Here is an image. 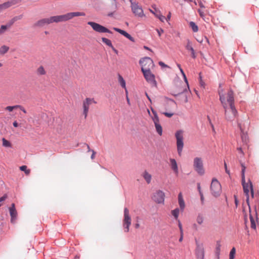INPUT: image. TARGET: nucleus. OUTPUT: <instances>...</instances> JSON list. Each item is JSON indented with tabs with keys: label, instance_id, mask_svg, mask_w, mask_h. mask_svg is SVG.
<instances>
[{
	"label": "nucleus",
	"instance_id": "55",
	"mask_svg": "<svg viewBox=\"0 0 259 259\" xmlns=\"http://www.w3.org/2000/svg\"><path fill=\"white\" fill-rule=\"evenodd\" d=\"M92 155L91 156V158L92 159H94L95 158V154H96V152L94 151V150H92Z\"/></svg>",
	"mask_w": 259,
	"mask_h": 259
},
{
	"label": "nucleus",
	"instance_id": "2",
	"mask_svg": "<svg viewBox=\"0 0 259 259\" xmlns=\"http://www.w3.org/2000/svg\"><path fill=\"white\" fill-rule=\"evenodd\" d=\"M84 16H85L84 13L79 12H69L61 15L53 16L38 20L33 24V27L41 28L53 23L65 22L72 19L75 17Z\"/></svg>",
	"mask_w": 259,
	"mask_h": 259
},
{
	"label": "nucleus",
	"instance_id": "30",
	"mask_svg": "<svg viewBox=\"0 0 259 259\" xmlns=\"http://www.w3.org/2000/svg\"><path fill=\"white\" fill-rule=\"evenodd\" d=\"M9 50V47L3 45L0 48V54L1 55H4L6 53H7L8 51Z\"/></svg>",
	"mask_w": 259,
	"mask_h": 259
},
{
	"label": "nucleus",
	"instance_id": "57",
	"mask_svg": "<svg viewBox=\"0 0 259 259\" xmlns=\"http://www.w3.org/2000/svg\"><path fill=\"white\" fill-rule=\"evenodd\" d=\"M111 48L116 54L118 53V51L113 46Z\"/></svg>",
	"mask_w": 259,
	"mask_h": 259
},
{
	"label": "nucleus",
	"instance_id": "4",
	"mask_svg": "<svg viewBox=\"0 0 259 259\" xmlns=\"http://www.w3.org/2000/svg\"><path fill=\"white\" fill-rule=\"evenodd\" d=\"M242 169H241V182L243 188V191L245 196L246 197V202L249 205V189H250L251 196L253 197L254 195L253 190V186L250 180H249V183H245V166L244 164H241Z\"/></svg>",
	"mask_w": 259,
	"mask_h": 259
},
{
	"label": "nucleus",
	"instance_id": "24",
	"mask_svg": "<svg viewBox=\"0 0 259 259\" xmlns=\"http://www.w3.org/2000/svg\"><path fill=\"white\" fill-rule=\"evenodd\" d=\"M118 82L120 83V85L125 90L126 94L127 93V91L126 89V83L123 78L120 75H118Z\"/></svg>",
	"mask_w": 259,
	"mask_h": 259
},
{
	"label": "nucleus",
	"instance_id": "7",
	"mask_svg": "<svg viewBox=\"0 0 259 259\" xmlns=\"http://www.w3.org/2000/svg\"><path fill=\"white\" fill-rule=\"evenodd\" d=\"M131 4V9L133 13L136 16L143 17L145 16L143 10L138 3L134 0H129Z\"/></svg>",
	"mask_w": 259,
	"mask_h": 259
},
{
	"label": "nucleus",
	"instance_id": "14",
	"mask_svg": "<svg viewBox=\"0 0 259 259\" xmlns=\"http://www.w3.org/2000/svg\"><path fill=\"white\" fill-rule=\"evenodd\" d=\"M195 254L197 259H204V250L202 244H197Z\"/></svg>",
	"mask_w": 259,
	"mask_h": 259
},
{
	"label": "nucleus",
	"instance_id": "48",
	"mask_svg": "<svg viewBox=\"0 0 259 259\" xmlns=\"http://www.w3.org/2000/svg\"><path fill=\"white\" fill-rule=\"evenodd\" d=\"M224 166H225L226 172L227 174H228V175H230V171H229V170L228 169L227 165V164L225 161L224 162Z\"/></svg>",
	"mask_w": 259,
	"mask_h": 259
},
{
	"label": "nucleus",
	"instance_id": "46",
	"mask_svg": "<svg viewBox=\"0 0 259 259\" xmlns=\"http://www.w3.org/2000/svg\"><path fill=\"white\" fill-rule=\"evenodd\" d=\"M200 200H201V203L202 204H203L204 203V196H203V194L202 193H200Z\"/></svg>",
	"mask_w": 259,
	"mask_h": 259
},
{
	"label": "nucleus",
	"instance_id": "56",
	"mask_svg": "<svg viewBox=\"0 0 259 259\" xmlns=\"http://www.w3.org/2000/svg\"><path fill=\"white\" fill-rule=\"evenodd\" d=\"M159 64L160 66H162V67H166L167 66L162 62H159Z\"/></svg>",
	"mask_w": 259,
	"mask_h": 259
},
{
	"label": "nucleus",
	"instance_id": "19",
	"mask_svg": "<svg viewBox=\"0 0 259 259\" xmlns=\"http://www.w3.org/2000/svg\"><path fill=\"white\" fill-rule=\"evenodd\" d=\"M142 177L144 179V180L146 181L147 184H150L151 182L152 179V176L151 174H150L147 170H145L142 175Z\"/></svg>",
	"mask_w": 259,
	"mask_h": 259
},
{
	"label": "nucleus",
	"instance_id": "49",
	"mask_svg": "<svg viewBox=\"0 0 259 259\" xmlns=\"http://www.w3.org/2000/svg\"><path fill=\"white\" fill-rule=\"evenodd\" d=\"M198 13H199V15H200V16L201 17L203 18L204 16V13L201 10L198 9Z\"/></svg>",
	"mask_w": 259,
	"mask_h": 259
},
{
	"label": "nucleus",
	"instance_id": "23",
	"mask_svg": "<svg viewBox=\"0 0 259 259\" xmlns=\"http://www.w3.org/2000/svg\"><path fill=\"white\" fill-rule=\"evenodd\" d=\"M170 163L169 165L170 166V167L171 169L176 172H177L178 171V168H177V163L175 159H170L169 160Z\"/></svg>",
	"mask_w": 259,
	"mask_h": 259
},
{
	"label": "nucleus",
	"instance_id": "31",
	"mask_svg": "<svg viewBox=\"0 0 259 259\" xmlns=\"http://www.w3.org/2000/svg\"><path fill=\"white\" fill-rule=\"evenodd\" d=\"M249 219H250V223H251V229H256V223H255V220H254V218L253 217V216L251 214H250V216H249Z\"/></svg>",
	"mask_w": 259,
	"mask_h": 259
},
{
	"label": "nucleus",
	"instance_id": "37",
	"mask_svg": "<svg viewBox=\"0 0 259 259\" xmlns=\"http://www.w3.org/2000/svg\"><path fill=\"white\" fill-rule=\"evenodd\" d=\"M235 252H236L235 248L233 247L230 252V254H229V258L230 259H234Z\"/></svg>",
	"mask_w": 259,
	"mask_h": 259
},
{
	"label": "nucleus",
	"instance_id": "20",
	"mask_svg": "<svg viewBox=\"0 0 259 259\" xmlns=\"http://www.w3.org/2000/svg\"><path fill=\"white\" fill-rule=\"evenodd\" d=\"M21 0H12L5 3L7 9L21 3Z\"/></svg>",
	"mask_w": 259,
	"mask_h": 259
},
{
	"label": "nucleus",
	"instance_id": "41",
	"mask_svg": "<svg viewBox=\"0 0 259 259\" xmlns=\"http://www.w3.org/2000/svg\"><path fill=\"white\" fill-rule=\"evenodd\" d=\"M152 8L153 9V10H152L154 12L156 13H158V14H159L160 13V12L159 11V10L157 9L156 8V6L155 5H152Z\"/></svg>",
	"mask_w": 259,
	"mask_h": 259
},
{
	"label": "nucleus",
	"instance_id": "60",
	"mask_svg": "<svg viewBox=\"0 0 259 259\" xmlns=\"http://www.w3.org/2000/svg\"><path fill=\"white\" fill-rule=\"evenodd\" d=\"M126 94V100H127V104H128V105H130V99L127 96V93Z\"/></svg>",
	"mask_w": 259,
	"mask_h": 259
},
{
	"label": "nucleus",
	"instance_id": "45",
	"mask_svg": "<svg viewBox=\"0 0 259 259\" xmlns=\"http://www.w3.org/2000/svg\"><path fill=\"white\" fill-rule=\"evenodd\" d=\"M199 82V84H200V87L202 88V89H204L205 87V82L203 80L201 81H200Z\"/></svg>",
	"mask_w": 259,
	"mask_h": 259
},
{
	"label": "nucleus",
	"instance_id": "8",
	"mask_svg": "<svg viewBox=\"0 0 259 259\" xmlns=\"http://www.w3.org/2000/svg\"><path fill=\"white\" fill-rule=\"evenodd\" d=\"M132 219L130 215V211L127 208H124V218L123 220V227L125 232H128L130 226L131 225Z\"/></svg>",
	"mask_w": 259,
	"mask_h": 259
},
{
	"label": "nucleus",
	"instance_id": "29",
	"mask_svg": "<svg viewBox=\"0 0 259 259\" xmlns=\"http://www.w3.org/2000/svg\"><path fill=\"white\" fill-rule=\"evenodd\" d=\"M37 74L39 75H43L46 74V71L42 66H39L36 70Z\"/></svg>",
	"mask_w": 259,
	"mask_h": 259
},
{
	"label": "nucleus",
	"instance_id": "38",
	"mask_svg": "<svg viewBox=\"0 0 259 259\" xmlns=\"http://www.w3.org/2000/svg\"><path fill=\"white\" fill-rule=\"evenodd\" d=\"M186 49L187 50L190 51V52L194 51V49L193 48L192 46V43L189 40H188L187 41V44L186 46Z\"/></svg>",
	"mask_w": 259,
	"mask_h": 259
},
{
	"label": "nucleus",
	"instance_id": "18",
	"mask_svg": "<svg viewBox=\"0 0 259 259\" xmlns=\"http://www.w3.org/2000/svg\"><path fill=\"white\" fill-rule=\"evenodd\" d=\"M153 120L154 122L157 132L158 133V134L159 135H160V136L162 135V127L160 125V124L159 123L158 118L156 115H155V117L154 118H153Z\"/></svg>",
	"mask_w": 259,
	"mask_h": 259
},
{
	"label": "nucleus",
	"instance_id": "47",
	"mask_svg": "<svg viewBox=\"0 0 259 259\" xmlns=\"http://www.w3.org/2000/svg\"><path fill=\"white\" fill-rule=\"evenodd\" d=\"M163 114L167 117H170L174 115L173 113L164 112Z\"/></svg>",
	"mask_w": 259,
	"mask_h": 259
},
{
	"label": "nucleus",
	"instance_id": "53",
	"mask_svg": "<svg viewBox=\"0 0 259 259\" xmlns=\"http://www.w3.org/2000/svg\"><path fill=\"white\" fill-rule=\"evenodd\" d=\"M191 56L193 59H195L196 57L194 50L193 51L191 52Z\"/></svg>",
	"mask_w": 259,
	"mask_h": 259
},
{
	"label": "nucleus",
	"instance_id": "39",
	"mask_svg": "<svg viewBox=\"0 0 259 259\" xmlns=\"http://www.w3.org/2000/svg\"><path fill=\"white\" fill-rule=\"evenodd\" d=\"M171 214L172 216L176 219H177L178 217V208H176L174 210L171 211Z\"/></svg>",
	"mask_w": 259,
	"mask_h": 259
},
{
	"label": "nucleus",
	"instance_id": "5",
	"mask_svg": "<svg viewBox=\"0 0 259 259\" xmlns=\"http://www.w3.org/2000/svg\"><path fill=\"white\" fill-rule=\"evenodd\" d=\"M222 187L221 184L217 179L213 178L210 185L211 194L214 197H218L220 195Z\"/></svg>",
	"mask_w": 259,
	"mask_h": 259
},
{
	"label": "nucleus",
	"instance_id": "26",
	"mask_svg": "<svg viewBox=\"0 0 259 259\" xmlns=\"http://www.w3.org/2000/svg\"><path fill=\"white\" fill-rule=\"evenodd\" d=\"M2 142L3 146L4 147L11 148L12 147L11 143L4 138L2 139Z\"/></svg>",
	"mask_w": 259,
	"mask_h": 259
},
{
	"label": "nucleus",
	"instance_id": "59",
	"mask_svg": "<svg viewBox=\"0 0 259 259\" xmlns=\"http://www.w3.org/2000/svg\"><path fill=\"white\" fill-rule=\"evenodd\" d=\"M198 79H199V81H202V80H202V76H201V72H200V73H199V78H198Z\"/></svg>",
	"mask_w": 259,
	"mask_h": 259
},
{
	"label": "nucleus",
	"instance_id": "15",
	"mask_svg": "<svg viewBox=\"0 0 259 259\" xmlns=\"http://www.w3.org/2000/svg\"><path fill=\"white\" fill-rule=\"evenodd\" d=\"M9 211L11 216V222L12 223H15L17 217V212L14 203L11 204L9 208Z\"/></svg>",
	"mask_w": 259,
	"mask_h": 259
},
{
	"label": "nucleus",
	"instance_id": "6",
	"mask_svg": "<svg viewBox=\"0 0 259 259\" xmlns=\"http://www.w3.org/2000/svg\"><path fill=\"white\" fill-rule=\"evenodd\" d=\"M193 167L195 170L198 175L202 176L204 174L205 170L203 167V161L201 158L198 157L194 158Z\"/></svg>",
	"mask_w": 259,
	"mask_h": 259
},
{
	"label": "nucleus",
	"instance_id": "10",
	"mask_svg": "<svg viewBox=\"0 0 259 259\" xmlns=\"http://www.w3.org/2000/svg\"><path fill=\"white\" fill-rule=\"evenodd\" d=\"M142 66V71L150 70L154 66L153 60L149 57L142 58L140 61Z\"/></svg>",
	"mask_w": 259,
	"mask_h": 259
},
{
	"label": "nucleus",
	"instance_id": "17",
	"mask_svg": "<svg viewBox=\"0 0 259 259\" xmlns=\"http://www.w3.org/2000/svg\"><path fill=\"white\" fill-rule=\"evenodd\" d=\"M117 9L116 0H111V4L108 6V9L112 11V13L108 14L109 16H111L116 11Z\"/></svg>",
	"mask_w": 259,
	"mask_h": 259
},
{
	"label": "nucleus",
	"instance_id": "11",
	"mask_svg": "<svg viewBox=\"0 0 259 259\" xmlns=\"http://www.w3.org/2000/svg\"><path fill=\"white\" fill-rule=\"evenodd\" d=\"M96 104L97 102L93 98H87L82 102L83 114L85 119L88 116L90 106L93 104Z\"/></svg>",
	"mask_w": 259,
	"mask_h": 259
},
{
	"label": "nucleus",
	"instance_id": "9",
	"mask_svg": "<svg viewBox=\"0 0 259 259\" xmlns=\"http://www.w3.org/2000/svg\"><path fill=\"white\" fill-rule=\"evenodd\" d=\"M88 24L90 25L93 29L99 33H112V32L106 27L94 22H88Z\"/></svg>",
	"mask_w": 259,
	"mask_h": 259
},
{
	"label": "nucleus",
	"instance_id": "61",
	"mask_svg": "<svg viewBox=\"0 0 259 259\" xmlns=\"http://www.w3.org/2000/svg\"><path fill=\"white\" fill-rule=\"evenodd\" d=\"M199 6L201 7V8H204V6L203 5V4H202V3L201 2H200L199 3Z\"/></svg>",
	"mask_w": 259,
	"mask_h": 259
},
{
	"label": "nucleus",
	"instance_id": "40",
	"mask_svg": "<svg viewBox=\"0 0 259 259\" xmlns=\"http://www.w3.org/2000/svg\"><path fill=\"white\" fill-rule=\"evenodd\" d=\"M179 230L180 231L181 234V236L179 238V242H181L183 240V230H182V225L180 222H179Z\"/></svg>",
	"mask_w": 259,
	"mask_h": 259
},
{
	"label": "nucleus",
	"instance_id": "13",
	"mask_svg": "<svg viewBox=\"0 0 259 259\" xmlns=\"http://www.w3.org/2000/svg\"><path fill=\"white\" fill-rule=\"evenodd\" d=\"M144 77L146 80L149 83L156 85V81L155 80L154 75L151 73L150 70L142 71Z\"/></svg>",
	"mask_w": 259,
	"mask_h": 259
},
{
	"label": "nucleus",
	"instance_id": "32",
	"mask_svg": "<svg viewBox=\"0 0 259 259\" xmlns=\"http://www.w3.org/2000/svg\"><path fill=\"white\" fill-rule=\"evenodd\" d=\"M13 22H12L9 25H2L1 28H0V35H2L3 33H4L6 32L7 29L8 27H10L11 26V25L13 24Z\"/></svg>",
	"mask_w": 259,
	"mask_h": 259
},
{
	"label": "nucleus",
	"instance_id": "16",
	"mask_svg": "<svg viewBox=\"0 0 259 259\" xmlns=\"http://www.w3.org/2000/svg\"><path fill=\"white\" fill-rule=\"evenodd\" d=\"M113 30L116 31V32H118V33H120L121 34L123 35L124 36L128 38L129 40H130L132 42H135V40L133 37H132L130 34H128L127 32H126L125 31L121 30L119 28L114 27Z\"/></svg>",
	"mask_w": 259,
	"mask_h": 259
},
{
	"label": "nucleus",
	"instance_id": "3",
	"mask_svg": "<svg viewBox=\"0 0 259 259\" xmlns=\"http://www.w3.org/2000/svg\"><path fill=\"white\" fill-rule=\"evenodd\" d=\"M179 71L181 72L185 81V84L184 87L179 86V100L182 102H187L188 101L187 95H189L190 94L189 85L187 77L183 70L181 68L180 65Z\"/></svg>",
	"mask_w": 259,
	"mask_h": 259
},
{
	"label": "nucleus",
	"instance_id": "64",
	"mask_svg": "<svg viewBox=\"0 0 259 259\" xmlns=\"http://www.w3.org/2000/svg\"><path fill=\"white\" fill-rule=\"evenodd\" d=\"M211 128H212V131L215 133V130H214V126H213V124H211L210 125Z\"/></svg>",
	"mask_w": 259,
	"mask_h": 259
},
{
	"label": "nucleus",
	"instance_id": "50",
	"mask_svg": "<svg viewBox=\"0 0 259 259\" xmlns=\"http://www.w3.org/2000/svg\"><path fill=\"white\" fill-rule=\"evenodd\" d=\"M7 198V195L6 194L4 195L3 196L0 198V202H2L6 200Z\"/></svg>",
	"mask_w": 259,
	"mask_h": 259
},
{
	"label": "nucleus",
	"instance_id": "22",
	"mask_svg": "<svg viewBox=\"0 0 259 259\" xmlns=\"http://www.w3.org/2000/svg\"><path fill=\"white\" fill-rule=\"evenodd\" d=\"M181 131L179 130V156L181 155V153L184 146L183 137L181 134Z\"/></svg>",
	"mask_w": 259,
	"mask_h": 259
},
{
	"label": "nucleus",
	"instance_id": "43",
	"mask_svg": "<svg viewBox=\"0 0 259 259\" xmlns=\"http://www.w3.org/2000/svg\"><path fill=\"white\" fill-rule=\"evenodd\" d=\"M7 9V7L5 5V3L3 4L0 5V12H2L3 10Z\"/></svg>",
	"mask_w": 259,
	"mask_h": 259
},
{
	"label": "nucleus",
	"instance_id": "12",
	"mask_svg": "<svg viewBox=\"0 0 259 259\" xmlns=\"http://www.w3.org/2000/svg\"><path fill=\"white\" fill-rule=\"evenodd\" d=\"M152 198L156 203L163 204L165 199V194L161 190H157L153 193Z\"/></svg>",
	"mask_w": 259,
	"mask_h": 259
},
{
	"label": "nucleus",
	"instance_id": "52",
	"mask_svg": "<svg viewBox=\"0 0 259 259\" xmlns=\"http://www.w3.org/2000/svg\"><path fill=\"white\" fill-rule=\"evenodd\" d=\"M175 137H176V140H177V142H176L177 146L178 147V131L176 132V133H175Z\"/></svg>",
	"mask_w": 259,
	"mask_h": 259
},
{
	"label": "nucleus",
	"instance_id": "27",
	"mask_svg": "<svg viewBox=\"0 0 259 259\" xmlns=\"http://www.w3.org/2000/svg\"><path fill=\"white\" fill-rule=\"evenodd\" d=\"M150 11L151 13L153 14L157 18H158L161 22H164V20L166 19L165 17L164 16L162 15L160 13L159 14L156 13L154 12L152 10V9H150Z\"/></svg>",
	"mask_w": 259,
	"mask_h": 259
},
{
	"label": "nucleus",
	"instance_id": "62",
	"mask_svg": "<svg viewBox=\"0 0 259 259\" xmlns=\"http://www.w3.org/2000/svg\"><path fill=\"white\" fill-rule=\"evenodd\" d=\"M237 150L241 153H243L242 149L241 147L237 148Z\"/></svg>",
	"mask_w": 259,
	"mask_h": 259
},
{
	"label": "nucleus",
	"instance_id": "35",
	"mask_svg": "<svg viewBox=\"0 0 259 259\" xmlns=\"http://www.w3.org/2000/svg\"><path fill=\"white\" fill-rule=\"evenodd\" d=\"M20 169L21 170L24 171L26 175H29L30 172V170L27 169V166L26 165H22L20 166Z\"/></svg>",
	"mask_w": 259,
	"mask_h": 259
},
{
	"label": "nucleus",
	"instance_id": "58",
	"mask_svg": "<svg viewBox=\"0 0 259 259\" xmlns=\"http://www.w3.org/2000/svg\"><path fill=\"white\" fill-rule=\"evenodd\" d=\"M241 138H242V141L243 142H246V137H245V136L242 135L241 136Z\"/></svg>",
	"mask_w": 259,
	"mask_h": 259
},
{
	"label": "nucleus",
	"instance_id": "25",
	"mask_svg": "<svg viewBox=\"0 0 259 259\" xmlns=\"http://www.w3.org/2000/svg\"><path fill=\"white\" fill-rule=\"evenodd\" d=\"M221 245L220 243V241H217V244H216L215 254V255L217 256L218 259L219 258V256H220V251H221Z\"/></svg>",
	"mask_w": 259,
	"mask_h": 259
},
{
	"label": "nucleus",
	"instance_id": "21",
	"mask_svg": "<svg viewBox=\"0 0 259 259\" xmlns=\"http://www.w3.org/2000/svg\"><path fill=\"white\" fill-rule=\"evenodd\" d=\"M179 207L181 211H183L185 207V203L181 193H179Z\"/></svg>",
	"mask_w": 259,
	"mask_h": 259
},
{
	"label": "nucleus",
	"instance_id": "34",
	"mask_svg": "<svg viewBox=\"0 0 259 259\" xmlns=\"http://www.w3.org/2000/svg\"><path fill=\"white\" fill-rule=\"evenodd\" d=\"M102 41L103 43H104L105 44H106L107 46H109L110 48L113 46L112 44L111 41L107 38L102 37Z\"/></svg>",
	"mask_w": 259,
	"mask_h": 259
},
{
	"label": "nucleus",
	"instance_id": "36",
	"mask_svg": "<svg viewBox=\"0 0 259 259\" xmlns=\"http://www.w3.org/2000/svg\"><path fill=\"white\" fill-rule=\"evenodd\" d=\"M18 107V105H14V106H7L5 110L6 111H8L9 112H12L14 109H17Z\"/></svg>",
	"mask_w": 259,
	"mask_h": 259
},
{
	"label": "nucleus",
	"instance_id": "44",
	"mask_svg": "<svg viewBox=\"0 0 259 259\" xmlns=\"http://www.w3.org/2000/svg\"><path fill=\"white\" fill-rule=\"evenodd\" d=\"M156 31L158 34L159 36L160 37L161 35V34L163 32V30L162 29H157Z\"/></svg>",
	"mask_w": 259,
	"mask_h": 259
},
{
	"label": "nucleus",
	"instance_id": "28",
	"mask_svg": "<svg viewBox=\"0 0 259 259\" xmlns=\"http://www.w3.org/2000/svg\"><path fill=\"white\" fill-rule=\"evenodd\" d=\"M189 26L194 32H196L198 31V27L194 22L190 21L189 22Z\"/></svg>",
	"mask_w": 259,
	"mask_h": 259
},
{
	"label": "nucleus",
	"instance_id": "33",
	"mask_svg": "<svg viewBox=\"0 0 259 259\" xmlns=\"http://www.w3.org/2000/svg\"><path fill=\"white\" fill-rule=\"evenodd\" d=\"M203 221L204 218L203 215L201 213H199L196 218L197 223L199 225H201L203 223Z\"/></svg>",
	"mask_w": 259,
	"mask_h": 259
},
{
	"label": "nucleus",
	"instance_id": "54",
	"mask_svg": "<svg viewBox=\"0 0 259 259\" xmlns=\"http://www.w3.org/2000/svg\"><path fill=\"white\" fill-rule=\"evenodd\" d=\"M13 126H14V127H17L19 126V124H18V122H17V121H14L13 122Z\"/></svg>",
	"mask_w": 259,
	"mask_h": 259
},
{
	"label": "nucleus",
	"instance_id": "42",
	"mask_svg": "<svg viewBox=\"0 0 259 259\" xmlns=\"http://www.w3.org/2000/svg\"><path fill=\"white\" fill-rule=\"evenodd\" d=\"M17 109H19L24 113H27V111L25 110V109L22 106H21L20 105H18Z\"/></svg>",
	"mask_w": 259,
	"mask_h": 259
},
{
	"label": "nucleus",
	"instance_id": "63",
	"mask_svg": "<svg viewBox=\"0 0 259 259\" xmlns=\"http://www.w3.org/2000/svg\"><path fill=\"white\" fill-rule=\"evenodd\" d=\"M144 48L145 49L147 50H149V51H152V50L149 48H148V47L144 46Z\"/></svg>",
	"mask_w": 259,
	"mask_h": 259
},
{
	"label": "nucleus",
	"instance_id": "51",
	"mask_svg": "<svg viewBox=\"0 0 259 259\" xmlns=\"http://www.w3.org/2000/svg\"><path fill=\"white\" fill-rule=\"evenodd\" d=\"M197 189H198V190L199 191V194H200V193H202V191L201 190V187H200V183H197Z\"/></svg>",
	"mask_w": 259,
	"mask_h": 259
},
{
	"label": "nucleus",
	"instance_id": "1",
	"mask_svg": "<svg viewBox=\"0 0 259 259\" xmlns=\"http://www.w3.org/2000/svg\"><path fill=\"white\" fill-rule=\"evenodd\" d=\"M220 100L225 110V118L228 121H233L238 116V111L234 104V93L229 90L227 94V100L223 94L219 93Z\"/></svg>",
	"mask_w": 259,
	"mask_h": 259
}]
</instances>
